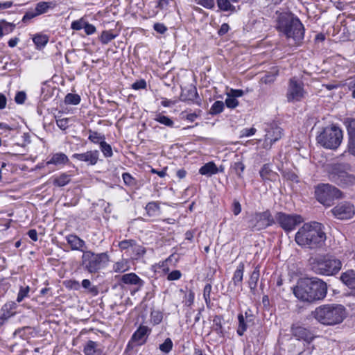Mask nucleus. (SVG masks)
<instances>
[{
    "label": "nucleus",
    "instance_id": "33",
    "mask_svg": "<svg viewBox=\"0 0 355 355\" xmlns=\"http://www.w3.org/2000/svg\"><path fill=\"white\" fill-rule=\"evenodd\" d=\"M71 175L67 173H62L53 178V184L56 187H61L68 184L71 182Z\"/></svg>",
    "mask_w": 355,
    "mask_h": 355
},
{
    "label": "nucleus",
    "instance_id": "14",
    "mask_svg": "<svg viewBox=\"0 0 355 355\" xmlns=\"http://www.w3.org/2000/svg\"><path fill=\"white\" fill-rule=\"evenodd\" d=\"M266 133L263 143V148L270 149L272 144L281 139L282 136V129L278 126H270L266 130Z\"/></svg>",
    "mask_w": 355,
    "mask_h": 355
},
{
    "label": "nucleus",
    "instance_id": "23",
    "mask_svg": "<svg viewBox=\"0 0 355 355\" xmlns=\"http://www.w3.org/2000/svg\"><path fill=\"white\" fill-rule=\"evenodd\" d=\"M340 280L349 288L355 291V270L349 269L343 272Z\"/></svg>",
    "mask_w": 355,
    "mask_h": 355
},
{
    "label": "nucleus",
    "instance_id": "44",
    "mask_svg": "<svg viewBox=\"0 0 355 355\" xmlns=\"http://www.w3.org/2000/svg\"><path fill=\"white\" fill-rule=\"evenodd\" d=\"M173 341L170 338L165 339L163 343L159 345V349L165 354H168L173 349Z\"/></svg>",
    "mask_w": 355,
    "mask_h": 355
},
{
    "label": "nucleus",
    "instance_id": "17",
    "mask_svg": "<svg viewBox=\"0 0 355 355\" xmlns=\"http://www.w3.org/2000/svg\"><path fill=\"white\" fill-rule=\"evenodd\" d=\"M150 333V329L148 327L141 325L132 334L131 340L139 345H141L146 343Z\"/></svg>",
    "mask_w": 355,
    "mask_h": 355
},
{
    "label": "nucleus",
    "instance_id": "2",
    "mask_svg": "<svg viewBox=\"0 0 355 355\" xmlns=\"http://www.w3.org/2000/svg\"><path fill=\"white\" fill-rule=\"evenodd\" d=\"M326 240L322 225L317 222L304 223L296 232L295 241L302 248L315 249L322 246Z\"/></svg>",
    "mask_w": 355,
    "mask_h": 355
},
{
    "label": "nucleus",
    "instance_id": "24",
    "mask_svg": "<svg viewBox=\"0 0 355 355\" xmlns=\"http://www.w3.org/2000/svg\"><path fill=\"white\" fill-rule=\"evenodd\" d=\"M69 162L68 157L63 153H54L46 162V165L53 164L55 166H63Z\"/></svg>",
    "mask_w": 355,
    "mask_h": 355
},
{
    "label": "nucleus",
    "instance_id": "1",
    "mask_svg": "<svg viewBox=\"0 0 355 355\" xmlns=\"http://www.w3.org/2000/svg\"><path fill=\"white\" fill-rule=\"evenodd\" d=\"M327 289V283L319 278L300 279L293 287V294L302 302L312 303L323 300Z\"/></svg>",
    "mask_w": 355,
    "mask_h": 355
},
{
    "label": "nucleus",
    "instance_id": "47",
    "mask_svg": "<svg viewBox=\"0 0 355 355\" xmlns=\"http://www.w3.org/2000/svg\"><path fill=\"white\" fill-rule=\"evenodd\" d=\"M224 109V103L220 101H216L211 105L210 109V114L216 115L221 113Z\"/></svg>",
    "mask_w": 355,
    "mask_h": 355
},
{
    "label": "nucleus",
    "instance_id": "21",
    "mask_svg": "<svg viewBox=\"0 0 355 355\" xmlns=\"http://www.w3.org/2000/svg\"><path fill=\"white\" fill-rule=\"evenodd\" d=\"M121 281L125 284L138 286L136 291H139L144 284V282L138 275L133 272L122 275Z\"/></svg>",
    "mask_w": 355,
    "mask_h": 355
},
{
    "label": "nucleus",
    "instance_id": "30",
    "mask_svg": "<svg viewBox=\"0 0 355 355\" xmlns=\"http://www.w3.org/2000/svg\"><path fill=\"white\" fill-rule=\"evenodd\" d=\"M218 173V168L217 166L213 162H209L204 164L199 169V173L202 175L211 177L213 175Z\"/></svg>",
    "mask_w": 355,
    "mask_h": 355
},
{
    "label": "nucleus",
    "instance_id": "39",
    "mask_svg": "<svg viewBox=\"0 0 355 355\" xmlns=\"http://www.w3.org/2000/svg\"><path fill=\"white\" fill-rule=\"evenodd\" d=\"M259 279V267L257 266L252 272L248 284L251 290L255 289Z\"/></svg>",
    "mask_w": 355,
    "mask_h": 355
},
{
    "label": "nucleus",
    "instance_id": "55",
    "mask_svg": "<svg viewBox=\"0 0 355 355\" xmlns=\"http://www.w3.org/2000/svg\"><path fill=\"white\" fill-rule=\"evenodd\" d=\"M232 168L236 175L239 177H242V173L245 170V165L241 162H234L232 165Z\"/></svg>",
    "mask_w": 355,
    "mask_h": 355
},
{
    "label": "nucleus",
    "instance_id": "56",
    "mask_svg": "<svg viewBox=\"0 0 355 355\" xmlns=\"http://www.w3.org/2000/svg\"><path fill=\"white\" fill-rule=\"evenodd\" d=\"M225 104L229 108H235L239 105V101L236 98L232 97L230 94H227V97L225 100Z\"/></svg>",
    "mask_w": 355,
    "mask_h": 355
},
{
    "label": "nucleus",
    "instance_id": "54",
    "mask_svg": "<svg viewBox=\"0 0 355 355\" xmlns=\"http://www.w3.org/2000/svg\"><path fill=\"white\" fill-rule=\"evenodd\" d=\"M123 180L125 185L132 187L136 185V180L128 173H124L122 175Z\"/></svg>",
    "mask_w": 355,
    "mask_h": 355
},
{
    "label": "nucleus",
    "instance_id": "3",
    "mask_svg": "<svg viewBox=\"0 0 355 355\" xmlns=\"http://www.w3.org/2000/svg\"><path fill=\"white\" fill-rule=\"evenodd\" d=\"M311 316L320 324L334 326L340 324L346 317L345 306L339 304H325L311 311Z\"/></svg>",
    "mask_w": 355,
    "mask_h": 355
},
{
    "label": "nucleus",
    "instance_id": "18",
    "mask_svg": "<svg viewBox=\"0 0 355 355\" xmlns=\"http://www.w3.org/2000/svg\"><path fill=\"white\" fill-rule=\"evenodd\" d=\"M292 334L299 340L311 343L313 338L311 332L305 327L296 326L292 328Z\"/></svg>",
    "mask_w": 355,
    "mask_h": 355
},
{
    "label": "nucleus",
    "instance_id": "9",
    "mask_svg": "<svg viewBox=\"0 0 355 355\" xmlns=\"http://www.w3.org/2000/svg\"><path fill=\"white\" fill-rule=\"evenodd\" d=\"M317 200L323 205L330 207L336 199L343 197L340 189L329 184H319L315 189Z\"/></svg>",
    "mask_w": 355,
    "mask_h": 355
},
{
    "label": "nucleus",
    "instance_id": "20",
    "mask_svg": "<svg viewBox=\"0 0 355 355\" xmlns=\"http://www.w3.org/2000/svg\"><path fill=\"white\" fill-rule=\"evenodd\" d=\"M66 241L70 245L72 250H78L84 254L86 243L84 240L75 234H69L66 236Z\"/></svg>",
    "mask_w": 355,
    "mask_h": 355
},
{
    "label": "nucleus",
    "instance_id": "57",
    "mask_svg": "<svg viewBox=\"0 0 355 355\" xmlns=\"http://www.w3.org/2000/svg\"><path fill=\"white\" fill-rule=\"evenodd\" d=\"M349 90L352 91V97L355 98V76L347 79L346 82Z\"/></svg>",
    "mask_w": 355,
    "mask_h": 355
},
{
    "label": "nucleus",
    "instance_id": "38",
    "mask_svg": "<svg viewBox=\"0 0 355 355\" xmlns=\"http://www.w3.org/2000/svg\"><path fill=\"white\" fill-rule=\"evenodd\" d=\"M155 121H157L158 123L166 125L169 128H173L174 125L173 121L169 118L167 116H165L162 114V113H158L155 116Z\"/></svg>",
    "mask_w": 355,
    "mask_h": 355
},
{
    "label": "nucleus",
    "instance_id": "40",
    "mask_svg": "<svg viewBox=\"0 0 355 355\" xmlns=\"http://www.w3.org/2000/svg\"><path fill=\"white\" fill-rule=\"evenodd\" d=\"M118 34L114 33L112 31H103L100 37L102 44H107L117 37Z\"/></svg>",
    "mask_w": 355,
    "mask_h": 355
},
{
    "label": "nucleus",
    "instance_id": "5",
    "mask_svg": "<svg viewBox=\"0 0 355 355\" xmlns=\"http://www.w3.org/2000/svg\"><path fill=\"white\" fill-rule=\"evenodd\" d=\"M326 171L329 180L341 187L355 184V174L352 173V168L349 164H331L327 166Z\"/></svg>",
    "mask_w": 355,
    "mask_h": 355
},
{
    "label": "nucleus",
    "instance_id": "64",
    "mask_svg": "<svg viewBox=\"0 0 355 355\" xmlns=\"http://www.w3.org/2000/svg\"><path fill=\"white\" fill-rule=\"evenodd\" d=\"M146 87V82L144 80H140L136 81L132 84V88L134 89H144Z\"/></svg>",
    "mask_w": 355,
    "mask_h": 355
},
{
    "label": "nucleus",
    "instance_id": "50",
    "mask_svg": "<svg viewBox=\"0 0 355 355\" xmlns=\"http://www.w3.org/2000/svg\"><path fill=\"white\" fill-rule=\"evenodd\" d=\"M29 291L30 287L28 286L26 287L21 286L17 295V302H22L25 297H28Z\"/></svg>",
    "mask_w": 355,
    "mask_h": 355
},
{
    "label": "nucleus",
    "instance_id": "59",
    "mask_svg": "<svg viewBox=\"0 0 355 355\" xmlns=\"http://www.w3.org/2000/svg\"><path fill=\"white\" fill-rule=\"evenodd\" d=\"M182 277V272L178 270H175L168 273L167 279L168 281L178 280Z\"/></svg>",
    "mask_w": 355,
    "mask_h": 355
},
{
    "label": "nucleus",
    "instance_id": "51",
    "mask_svg": "<svg viewBox=\"0 0 355 355\" xmlns=\"http://www.w3.org/2000/svg\"><path fill=\"white\" fill-rule=\"evenodd\" d=\"M135 240L129 239V240H123L119 243V247L121 250H127V252H130L132 248Z\"/></svg>",
    "mask_w": 355,
    "mask_h": 355
},
{
    "label": "nucleus",
    "instance_id": "12",
    "mask_svg": "<svg viewBox=\"0 0 355 355\" xmlns=\"http://www.w3.org/2000/svg\"><path fill=\"white\" fill-rule=\"evenodd\" d=\"M251 227L254 230H261L275 224V217H272L269 210L255 213L250 220Z\"/></svg>",
    "mask_w": 355,
    "mask_h": 355
},
{
    "label": "nucleus",
    "instance_id": "25",
    "mask_svg": "<svg viewBox=\"0 0 355 355\" xmlns=\"http://www.w3.org/2000/svg\"><path fill=\"white\" fill-rule=\"evenodd\" d=\"M223 320L224 319L222 315H216L213 318V324L211 327V330L220 338H223L225 336Z\"/></svg>",
    "mask_w": 355,
    "mask_h": 355
},
{
    "label": "nucleus",
    "instance_id": "28",
    "mask_svg": "<svg viewBox=\"0 0 355 355\" xmlns=\"http://www.w3.org/2000/svg\"><path fill=\"white\" fill-rule=\"evenodd\" d=\"M17 304L15 302H8L1 309V314L8 320L16 314Z\"/></svg>",
    "mask_w": 355,
    "mask_h": 355
},
{
    "label": "nucleus",
    "instance_id": "37",
    "mask_svg": "<svg viewBox=\"0 0 355 355\" xmlns=\"http://www.w3.org/2000/svg\"><path fill=\"white\" fill-rule=\"evenodd\" d=\"M278 73L279 70L277 68H274L271 71L266 73L261 78V81L264 84H271L275 80Z\"/></svg>",
    "mask_w": 355,
    "mask_h": 355
},
{
    "label": "nucleus",
    "instance_id": "16",
    "mask_svg": "<svg viewBox=\"0 0 355 355\" xmlns=\"http://www.w3.org/2000/svg\"><path fill=\"white\" fill-rule=\"evenodd\" d=\"M180 100L184 102H191L198 105L201 104V99L198 96L196 87L193 85L182 89Z\"/></svg>",
    "mask_w": 355,
    "mask_h": 355
},
{
    "label": "nucleus",
    "instance_id": "46",
    "mask_svg": "<svg viewBox=\"0 0 355 355\" xmlns=\"http://www.w3.org/2000/svg\"><path fill=\"white\" fill-rule=\"evenodd\" d=\"M163 319V313L159 310H154L150 313V321L154 325L161 323Z\"/></svg>",
    "mask_w": 355,
    "mask_h": 355
},
{
    "label": "nucleus",
    "instance_id": "49",
    "mask_svg": "<svg viewBox=\"0 0 355 355\" xmlns=\"http://www.w3.org/2000/svg\"><path fill=\"white\" fill-rule=\"evenodd\" d=\"M212 286L210 284H207L203 289V297L205 299L207 306H209L211 303V292Z\"/></svg>",
    "mask_w": 355,
    "mask_h": 355
},
{
    "label": "nucleus",
    "instance_id": "60",
    "mask_svg": "<svg viewBox=\"0 0 355 355\" xmlns=\"http://www.w3.org/2000/svg\"><path fill=\"white\" fill-rule=\"evenodd\" d=\"M154 30L160 34H164L168 28L167 27L162 23H155L153 25Z\"/></svg>",
    "mask_w": 355,
    "mask_h": 355
},
{
    "label": "nucleus",
    "instance_id": "11",
    "mask_svg": "<svg viewBox=\"0 0 355 355\" xmlns=\"http://www.w3.org/2000/svg\"><path fill=\"white\" fill-rule=\"evenodd\" d=\"M306 92L304 89V84L296 78H291L288 81L286 92V98L288 102H298L305 97Z\"/></svg>",
    "mask_w": 355,
    "mask_h": 355
},
{
    "label": "nucleus",
    "instance_id": "31",
    "mask_svg": "<svg viewBox=\"0 0 355 355\" xmlns=\"http://www.w3.org/2000/svg\"><path fill=\"white\" fill-rule=\"evenodd\" d=\"M218 9L223 12H230L234 13L239 9V6L236 7L232 4L230 0H216Z\"/></svg>",
    "mask_w": 355,
    "mask_h": 355
},
{
    "label": "nucleus",
    "instance_id": "48",
    "mask_svg": "<svg viewBox=\"0 0 355 355\" xmlns=\"http://www.w3.org/2000/svg\"><path fill=\"white\" fill-rule=\"evenodd\" d=\"M100 149L105 157L109 158L112 157L113 153L112 146L105 141L100 145Z\"/></svg>",
    "mask_w": 355,
    "mask_h": 355
},
{
    "label": "nucleus",
    "instance_id": "32",
    "mask_svg": "<svg viewBox=\"0 0 355 355\" xmlns=\"http://www.w3.org/2000/svg\"><path fill=\"white\" fill-rule=\"evenodd\" d=\"M55 7V4L51 1H40L38 2L34 8L36 15H41L49 12L50 9H53Z\"/></svg>",
    "mask_w": 355,
    "mask_h": 355
},
{
    "label": "nucleus",
    "instance_id": "52",
    "mask_svg": "<svg viewBox=\"0 0 355 355\" xmlns=\"http://www.w3.org/2000/svg\"><path fill=\"white\" fill-rule=\"evenodd\" d=\"M86 22L87 21L84 19V18H80L78 20H75L72 21L71 24V28L74 31H80L83 28L84 29Z\"/></svg>",
    "mask_w": 355,
    "mask_h": 355
},
{
    "label": "nucleus",
    "instance_id": "6",
    "mask_svg": "<svg viewBox=\"0 0 355 355\" xmlns=\"http://www.w3.org/2000/svg\"><path fill=\"white\" fill-rule=\"evenodd\" d=\"M343 138L342 130L336 125H331L325 127L317 136L316 139L324 148L336 150L340 146Z\"/></svg>",
    "mask_w": 355,
    "mask_h": 355
},
{
    "label": "nucleus",
    "instance_id": "22",
    "mask_svg": "<svg viewBox=\"0 0 355 355\" xmlns=\"http://www.w3.org/2000/svg\"><path fill=\"white\" fill-rule=\"evenodd\" d=\"M254 321H252L250 318H243V314L242 313L238 315V327L236 329V333L239 336H242L244 333L247 331L248 328L254 325Z\"/></svg>",
    "mask_w": 355,
    "mask_h": 355
},
{
    "label": "nucleus",
    "instance_id": "45",
    "mask_svg": "<svg viewBox=\"0 0 355 355\" xmlns=\"http://www.w3.org/2000/svg\"><path fill=\"white\" fill-rule=\"evenodd\" d=\"M37 16L34 8H30L25 12L22 17L21 22L26 25L29 24L31 20Z\"/></svg>",
    "mask_w": 355,
    "mask_h": 355
},
{
    "label": "nucleus",
    "instance_id": "7",
    "mask_svg": "<svg viewBox=\"0 0 355 355\" xmlns=\"http://www.w3.org/2000/svg\"><path fill=\"white\" fill-rule=\"evenodd\" d=\"M341 268V261L331 255L317 257L313 263V270L315 273L321 275H334L340 270Z\"/></svg>",
    "mask_w": 355,
    "mask_h": 355
},
{
    "label": "nucleus",
    "instance_id": "58",
    "mask_svg": "<svg viewBox=\"0 0 355 355\" xmlns=\"http://www.w3.org/2000/svg\"><path fill=\"white\" fill-rule=\"evenodd\" d=\"M70 119L69 118H63L56 119V124L62 130H65L69 127V122Z\"/></svg>",
    "mask_w": 355,
    "mask_h": 355
},
{
    "label": "nucleus",
    "instance_id": "63",
    "mask_svg": "<svg viewBox=\"0 0 355 355\" xmlns=\"http://www.w3.org/2000/svg\"><path fill=\"white\" fill-rule=\"evenodd\" d=\"M232 211L235 216L239 215L241 211V205L237 200H234L232 205Z\"/></svg>",
    "mask_w": 355,
    "mask_h": 355
},
{
    "label": "nucleus",
    "instance_id": "13",
    "mask_svg": "<svg viewBox=\"0 0 355 355\" xmlns=\"http://www.w3.org/2000/svg\"><path fill=\"white\" fill-rule=\"evenodd\" d=\"M331 211L338 219L347 220L354 216L355 207L354 205L349 202H343L334 207Z\"/></svg>",
    "mask_w": 355,
    "mask_h": 355
},
{
    "label": "nucleus",
    "instance_id": "61",
    "mask_svg": "<svg viewBox=\"0 0 355 355\" xmlns=\"http://www.w3.org/2000/svg\"><path fill=\"white\" fill-rule=\"evenodd\" d=\"M26 98V95L24 92H18L15 97V101L17 104H23Z\"/></svg>",
    "mask_w": 355,
    "mask_h": 355
},
{
    "label": "nucleus",
    "instance_id": "4",
    "mask_svg": "<svg viewBox=\"0 0 355 355\" xmlns=\"http://www.w3.org/2000/svg\"><path fill=\"white\" fill-rule=\"evenodd\" d=\"M277 29L288 39H292L294 44H300L304 37V27L298 17L291 13H281L277 19Z\"/></svg>",
    "mask_w": 355,
    "mask_h": 355
},
{
    "label": "nucleus",
    "instance_id": "35",
    "mask_svg": "<svg viewBox=\"0 0 355 355\" xmlns=\"http://www.w3.org/2000/svg\"><path fill=\"white\" fill-rule=\"evenodd\" d=\"M130 256L134 259H138L146 253V249L142 245H140L135 241L132 248L130 249Z\"/></svg>",
    "mask_w": 355,
    "mask_h": 355
},
{
    "label": "nucleus",
    "instance_id": "29",
    "mask_svg": "<svg viewBox=\"0 0 355 355\" xmlns=\"http://www.w3.org/2000/svg\"><path fill=\"white\" fill-rule=\"evenodd\" d=\"M33 42L35 44L37 50L44 49L49 41V37L42 33H38L33 36Z\"/></svg>",
    "mask_w": 355,
    "mask_h": 355
},
{
    "label": "nucleus",
    "instance_id": "62",
    "mask_svg": "<svg viewBox=\"0 0 355 355\" xmlns=\"http://www.w3.org/2000/svg\"><path fill=\"white\" fill-rule=\"evenodd\" d=\"M84 31L87 35H89L94 34L96 32V29L94 25L89 24L87 21L84 27Z\"/></svg>",
    "mask_w": 355,
    "mask_h": 355
},
{
    "label": "nucleus",
    "instance_id": "10",
    "mask_svg": "<svg viewBox=\"0 0 355 355\" xmlns=\"http://www.w3.org/2000/svg\"><path fill=\"white\" fill-rule=\"evenodd\" d=\"M275 223H277L286 232L294 230L303 222V218L298 214H288L279 211L275 215Z\"/></svg>",
    "mask_w": 355,
    "mask_h": 355
},
{
    "label": "nucleus",
    "instance_id": "42",
    "mask_svg": "<svg viewBox=\"0 0 355 355\" xmlns=\"http://www.w3.org/2000/svg\"><path fill=\"white\" fill-rule=\"evenodd\" d=\"M129 269L128 263L125 260H121L113 265V270L115 272L121 273Z\"/></svg>",
    "mask_w": 355,
    "mask_h": 355
},
{
    "label": "nucleus",
    "instance_id": "15",
    "mask_svg": "<svg viewBox=\"0 0 355 355\" xmlns=\"http://www.w3.org/2000/svg\"><path fill=\"white\" fill-rule=\"evenodd\" d=\"M99 157V152L97 150H88L83 153H74L72 158L87 163L88 166H94L97 164Z\"/></svg>",
    "mask_w": 355,
    "mask_h": 355
},
{
    "label": "nucleus",
    "instance_id": "19",
    "mask_svg": "<svg viewBox=\"0 0 355 355\" xmlns=\"http://www.w3.org/2000/svg\"><path fill=\"white\" fill-rule=\"evenodd\" d=\"M347 132L349 135L347 150L351 155L355 156V119L349 121Z\"/></svg>",
    "mask_w": 355,
    "mask_h": 355
},
{
    "label": "nucleus",
    "instance_id": "34",
    "mask_svg": "<svg viewBox=\"0 0 355 355\" xmlns=\"http://www.w3.org/2000/svg\"><path fill=\"white\" fill-rule=\"evenodd\" d=\"M244 272V263L243 262L239 263L237 268L234 272L232 282L234 286H240L243 281Z\"/></svg>",
    "mask_w": 355,
    "mask_h": 355
},
{
    "label": "nucleus",
    "instance_id": "8",
    "mask_svg": "<svg viewBox=\"0 0 355 355\" xmlns=\"http://www.w3.org/2000/svg\"><path fill=\"white\" fill-rule=\"evenodd\" d=\"M109 258L107 252L95 254L88 250L84 252L82 256V261L86 270L90 273H94L107 265L110 260Z\"/></svg>",
    "mask_w": 355,
    "mask_h": 355
},
{
    "label": "nucleus",
    "instance_id": "41",
    "mask_svg": "<svg viewBox=\"0 0 355 355\" xmlns=\"http://www.w3.org/2000/svg\"><path fill=\"white\" fill-rule=\"evenodd\" d=\"M145 209L149 216H154L157 214L160 207L157 202H150L146 205Z\"/></svg>",
    "mask_w": 355,
    "mask_h": 355
},
{
    "label": "nucleus",
    "instance_id": "26",
    "mask_svg": "<svg viewBox=\"0 0 355 355\" xmlns=\"http://www.w3.org/2000/svg\"><path fill=\"white\" fill-rule=\"evenodd\" d=\"M84 353L85 355H102L103 350L98 343L89 340L84 347Z\"/></svg>",
    "mask_w": 355,
    "mask_h": 355
},
{
    "label": "nucleus",
    "instance_id": "53",
    "mask_svg": "<svg viewBox=\"0 0 355 355\" xmlns=\"http://www.w3.org/2000/svg\"><path fill=\"white\" fill-rule=\"evenodd\" d=\"M82 286L85 289H89V293L94 295L98 294L97 288L96 286H92L91 282L87 279L82 281Z\"/></svg>",
    "mask_w": 355,
    "mask_h": 355
},
{
    "label": "nucleus",
    "instance_id": "43",
    "mask_svg": "<svg viewBox=\"0 0 355 355\" xmlns=\"http://www.w3.org/2000/svg\"><path fill=\"white\" fill-rule=\"evenodd\" d=\"M80 102V96L76 94L69 93L64 98V103L68 105H78Z\"/></svg>",
    "mask_w": 355,
    "mask_h": 355
},
{
    "label": "nucleus",
    "instance_id": "36",
    "mask_svg": "<svg viewBox=\"0 0 355 355\" xmlns=\"http://www.w3.org/2000/svg\"><path fill=\"white\" fill-rule=\"evenodd\" d=\"M89 137L88 139L96 144H99V146L105 141V135L99 133L96 131H93L92 130H89Z\"/></svg>",
    "mask_w": 355,
    "mask_h": 355
},
{
    "label": "nucleus",
    "instance_id": "27",
    "mask_svg": "<svg viewBox=\"0 0 355 355\" xmlns=\"http://www.w3.org/2000/svg\"><path fill=\"white\" fill-rule=\"evenodd\" d=\"M259 175L263 181H274L278 176L276 172L271 170L268 164H265L263 165L259 171Z\"/></svg>",
    "mask_w": 355,
    "mask_h": 355
}]
</instances>
